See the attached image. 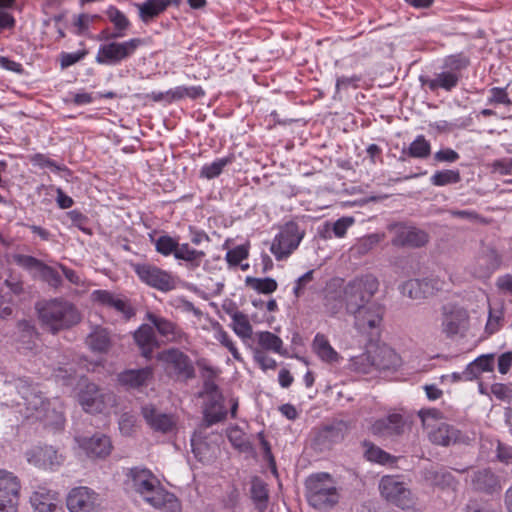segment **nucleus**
I'll list each match as a JSON object with an SVG mask.
<instances>
[{"label":"nucleus","instance_id":"cd10ccee","mask_svg":"<svg viewBox=\"0 0 512 512\" xmlns=\"http://www.w3.org/2000/svg\"><path fill=\"white\" fill-rule=\"evenodd\" d=\"M35 417L44 421L47 427L54 430H62L65 425V417L59 402L44 401L38 411H34Z\"/></svg>","mask_w":512,"mask_h":512},{"label":"nucleus","instance_id":"a18cd8bd","mask_svg":"<svg viewBox=\"0 0 512 512\" xmlns=\"http://www.w3.org/2000/svg\"><path fill=\"white\" fill-rule=\"evenodd\" d=\"M12 258L16 265L31 273L34 278L45 264L42 260L25 254H14Z\"/></svg>","mask_w":512,"mask_h":512},{"label":"nucleus","instance_id":"69168bd1","mask_svg":"<svg viewBox=\"0 0 512 512\" xmlns=\"http://www.w3.org/2000/svg\"><path fill=\"white\" fill-rule=\"evenodd\" d=\"M442 282L436 278H424L420 279V288L423 298L432 296L436 291L442 289Z\"/></svg>","mask_w":512,"mask_h":512},{"label":"nucleus","instance_id":"79ce46f5","mask_svg":"<svg viewBox=\"0 0 512 512\" xmlns=\"http://www.w3.org/2000/svg\"><path fill=\"white\" fill-rule=\"evenodd\" d=\"M250 492L256 509L263 512L267 508L268 502V489L266 484L256 477L252 480Z\"/></svg>","mask_w":512,"mask_h":512},{"label":"nucleus","instance_id":"a19ab883","mask_svg":"<svg viewBox=\"0 0 512 512\" xmlns=\"http://www.w3.org/2000/svg\"><path fill=\"white\" fill-rule=\"evenodd\" d=\"M20 482L11 472L0 470V496L20 497Z\"/></svg>","mask_w":512,"mask_h":512},{"label":"nucleus","instance_id":"dca6fc26","mask_svg":"<svg viewBox=\"0 0 512 512\" xmlns=\"http://www.w3.org/2000/svg\"><path fill=\"white\" fill-rule=\"evenodd\" d=\"M350 429L351 425L349 422L334 419L317 430L314 442L321 448H330L333 444L343 441Z\"/></svg>","mask_w":512,"mask_h":512},{"label":"nucleus","instance_id":"6e6d98bb","mask_svg":"<svg viewBox=\"0 0 512 512\" xmlns=\"http://www.w3.org/2000/svg\"><path fill=\"white\" fill-rule=\"evenodd\" d=\"M36 278H39L40 280L47 283L50 287L55 289L61 287L63 283L61 275L53 267L47 265L46 263Z\"/></svg>","mask_w":512,"mask_h":512},{"label":"nucleus","instance_id":"6e6552de","mask_svg":"<svg viewBox=\"0 0 512 512\" xmlns=\"http://www.w3.org/2000/svg\"><path fill=\"white\" fill-rule=\"evenodd\" d=\"M5 395L10 398L12 406H24L28 417L33 416L34 411H38L44 404L41 395L35 391L32 383L26 378L6 382Z\"/></svg>","mask_w":512,"mask_h":512},{"label":"nucleus","instance_id":"e433bc0d","mask_svg":"<svg viewBox=\"0 0 512 512\" xmlns=\"http://www.w3.org/2000/svg\"><path fill=\"white\" fill-rule=\"evenodd\" d=\"M169 6H171V1L168 0H147L138 5L139 16L144 23H148L163 13Z\"/></svg>","mask_w":512,"mask_h":512},{"label":"nucleus","instance_id":"5701e85b","mask_svg":"<svg viewBox=\"0 0 512 512\" xmlns=\"http://www.w3.org/2000/svg\"><path fill=\"white\" fill-rule=\"evenodd\" d=\"M429 241L428 234L416 227L396 225L395 234L391 240L396 247L420 248Z\"/></svg>","mask_w":512,"mask_h":512},{"label":"nucleus","instance_id":"0e129e2a","mask_svg":"<svg viewBox=\"0 0 512 512\" xmlns=\"http://www.w3.org/2000/svg\"><path fill=\"white\" fill-rule=\"evenodd\" d=\"M67 217L70 219L73 226L77 227L86 234H92L91 229L88 227L89 218L78 210H72L67 213Z\"/></svg>","mask_w":512,"mask_h":512},{"label":"nucleus","instance_id":"20e7f679","mask_svg":"<svg viewBox=\"0 0 512 512\" xmlns=\"http://www.w3.org/2000/svg\"><path fill=\"white\" fill-rule=\"evenodd\" d=\"M379 288V282L373 275H363L349 281L343 288L345 309L349 315L373 301Z\"/></svg>","mask_w":512,"mask_h":512},{"label":"nucleus","instance_id":"473e14b6","mask_svg":"<svg viewBox=\"0 0 512 512\" xmlns=\"http://www.w3.org/2000/svg\"><path fill=\"white\" fill-rule=\"evenodd\" d=\"M495 365L494 354H483L469 363L463 371L464 379L472 381L477 379L483 372H493Z\"/></svg>","mask_w":512,"mask_h":512},{"label":"nucleus","instance_id":"052dcab7","mask_svg":"<svg viewBox=\"0 0 512 512\" xmlns=\"http://www.w3.org/2000/svg\"><path fill=\"white\" fill-rule=\"evenodd\" d=\"M107 16L109 20L114 24L118 32L123 33V31L127 30L128 27L130 26L128 18L125 16L123 12H121L116 7L111 6L107 10Z\"/></svg>","mask_w":512,"mask_h":512},{"label":"nucleus","instance_id":"c85d7f7f","mask_svg":"<svg viewBox=\"0 0 512 512\" xmlns=\"http://www.w3.org/2000/svg\"><path fill=\"white\" fill-rule=\"evenodd\" d=\"M154 369L146 366L140 369H127L119 373L118 381L121 385L130 389H140L147 386L153 378Z\"/></svg>","mask_w":512,"mask_h":512},{"label":"nucleus","instance_id":"37998d69","mask_svg":"<svg viewBox=\"0 0 512 512\" xmlns=\"http://www.w3.org/2000/svg\"><path fill=\"white\" fill-rule=\"evenodd\" d=\"M349 369L356 373L369 374L374 371L372 351H366L358 356L351 357Z\"/></svg>","mask_w":512,"mask_h":512},{"label":"nucleus","instance_id":"a878e982","mask_svg":"<svg viewBox=\"0 0 512 512\" xmlns=\"http://www.w3.org/2000/svg\"><path fill=\"white\" fill-rule=\"evenodd\" d=\"M141 414L147 425L155 432L167 434L176 427V419L171 414L160 412L154 405H145L141 408Z\"/></svg>","mask_w":512,"mask_h":512},{"label":"nucleus","instance_id":"aec40b11","mask_svg":"<svg viewBox=\"0 0 512 512\" xmlns=\"http://www.w3.org/2000/svg\"><path fill=\"white\" fill-rule=\"evenodd\" d=\"M469 324L468 312L459 307H447L442 309V332L447 338H453L462 331H465Z\"/></svg>","mask_w":512,"mask_h":512},{"label":"nucleus","instance_id":"f3484780","mask_svg":"<svg viewBox=\"0 0 512 512\" xmlns=\"http://www.w3.org/2000/svg\"><path fill=\"white\" fill-rule=\"evenodd\" d=\"M384 312V306L373 300L352 315L354 327L361 333H368L370 330L380 326Z\"/></svg>","mask_w":512,"mask_h":512},{"label":"nucleus","instance_id":"4be33fe9","mask_svg":"<svg viewBox=\"0 0 512 512\" xmlns=\"http://www.w3.org/2000/svg\"><path fill=\"white\" fill-rule=\"evenodd\" d=\"M470 485L475 493L494 495L502 490L501 480L490 468H482L469 475Z\"/></svg>","mask_w":512,"mask_h":512},{"label":"nucleus","instance_id":"bf43d9fd","mask_svg":"<svg viewBox=\"0 0 512 512\" xmlns=\"http://www.w3.org/2000/svg\"><path fill=\"white\" fill-rule=\"evenodd\" d=\"M401 294L413 300H422L423 294L420 288V279H410L400 287Z\"/></svg>","mask_w":512,"mask_h":512},{"label":"nucleus","instance_id":"2f4dec72","mask_svg":"<svg viewBox=\"0 0 512 512\" xmlns=\"http://www.w3.org/2000/svg\"><path fill=\"white\" fill-rule=\"evenodd\" d=\"M465 436L460 430L448 424H441L430 433V440L437 445L449 446L464 442Z\"/></svg>","mask_w":512,"mask_h":512},{"label":"nucleus","instance_id":"e2e57ef3","mask_svg":"<svg viewBox=\"0 0 512 512\" xmlns=\"http://www.w3.org/2000/svg\"><path fill=\"white\" fill-rule=\"evenodd\" d=\"M217 326H218V332L216 335L217 340L230 351V353L232 354V356L235 360L242 362L243 359H242L240 353L238 352V349L234 345L233 341L230 339L228 333L222 329V327L220 326L219 323H217Z\"/></svg>","mask_w":512,"mask_h":512},{"label":"nucleus","instance_id":"c03bdc74","mask_svg":"<svg viewBox=\"0 0 512 512\" xmlns=\"http://www.w3.org/2000/svg\"><path fill=\"white\" fill-rule=\"evenodd\" d=\"M323 306L328 315H337L345 307L343 291H327L323 299Z\"/></svg>","mask_w":512,"mask_h":512},{"label":"nucleus","instance_id":"1a4fd4ad","mask_svg":"<svg viewBox=\"0 0 512 512\" xmlns=\"http://www.w3.org/2000/svg\"><path fill=\"white\" fill-rule=\"evenodd\" d=\"M303 237L304 231L300 230L297 223L290 221L275 236L270 250L277 260H283L299 246Z\"/></svg>","mask_w":512,"mask_h":512},{"label":"nucleus","instance_id":"5fc2aeb1","mask_svg":"<svg viewBox=\"0 0 512 512\" xmlns=\"http://www.w3.org/2000/svg\"><path fill=\"white\" fill-rule=\"evenodd\" d=\"M179 245L178 240L169 235H162L155 241L156 251L164 256H169L171 254L175 256Z\"/></svg>","mask_w":512,"mask_h":512},{"label":"nucleus","instance_id":"13d9d810","mask_svg":"<svg viewBox=\"0 0 512 512\" xmlns=\"http://www.w3.org/2000/svg\"><path fill=\"white\" fill-rule=\"evenodd\" d=\"M504 311L503 309L493 310L490 308L488 320L485 326V333L487 335H493L498 332L503 326Z\"/></svg>","mask_w":512,"mask_h":512},{"label":"nucleus","instance_id":"7c9ffc66","mask_svg":"<svg viewBox=\"0 0 512 512\" xmlns=\"http://www.w3.org/2000/svg\"><path fill=\"white\" fill-rule=\"evenodd\" d=\"M86 344L95 353H108L113 346L110 331L102 326L94 327L86 338Z\"/></svg>","mask_w":512,"mask_h":512},{"label":"nucleus","instance_id":"774afa93","mask_svg":"<svg viewBox=\"0 0 512 512\" xmlns=\"http://www.w3.org/2000/svg\"><path fill=\"white\" fill-rule=\"evenodd\" d=\"M248 255V249L243 245H239L226 253V261L230 266H237L242 260L246 259Z\"/></svg>","mask_w":512,"mask_h":512},{"label":"nucleus","instance_id":"6ab92c4d","mask_svg":"<svg viewBox=\"0 0 512 512\" xmlns=\"http://www.w3.org/2000/svg\"><path fill=\"white\" fill-rule=\"evenodd\" d=\"M93 302L107 308L114 309L122 315L126 321L136 315V310L132 307L130 301L126 297L115 295L108 290H95L91 294Z\"/></svg>","mask_w":512,"mask_h":512},{"label":"nucleus","instance_id":"4468645a","mask_svg":"<svg viewBox=\"0 0 512 512\" xmlns=\"http://www.w3.org/2000/svg\"><path fill=\"white\" fill-rule=\"evenodd\" d=\"M146 319L166 343L189 344V335L178 323L150 312L146 314Z\"/></svg>","mask_w":512,"mask_h":512},{"label":"nucleus","instance_id":"4d7b16f0","mask_svg":"<svg viewBox=\"0 0 512 512\" xmlns=\"http://www.w3.org/2000/svg\"><path fill=\"white\" fill-rule=\"evenodd\" d=\"M365 446V457L367 460L379 464H387L391 462L392 456L380 447L371 443H365Z\"/></svg>","mask_w":512,"mask_h":512},{"label":"nucleus","instance_id":"f03ea898","mask_svg":"<svg viewBox=\"0 0 512 512\" xmlns=\"http://www.w3.org/2000/svg\"><path fill=\"white\" fill-rule=\"evenodd\" d=\"M35 309L42 327L52 334L69 329L81 320L76 306L61 298L39 301Z\"/></svg>","mask_w":512,"mask_h":512},{"label":"nucleus","instance_id":"2eb2a0df","mask_svg":"<svg viewBox=\"0 0 512 512\" xmlns=\"http://www.w3.org/2000/svg\"><path fill=\"white\" fill-rule=\"evenodd\" d=\"M66 505L70 512H100L101 510L99 494L84 486L73 488L69 492Z\"/></svg>","mask_w":512,"mask_h":512},{"label":"nucleus","instance_id":"864d4df0","mask_svg":"<svg viewBox=\"0 0 512 512\" xmlns=\"http://www.w3.org/2000/svg\"><path fill=\"white\" fill-rule=\"evenodd\" d=\"M232 328L234 332L241 338H250L253 329L249 322L248 316L243 312L239 313L232 319Z\"/></svg>","mask_w":512,"mask_h":512},{"label":"nucleus","instance_id":"393cba45","mask_svg":"<svg viewBox=\"0 0 512 512\" xmlns=\"http://www.w3.org/2000/svg\"><path fill=\"white\" fill-rule=\"evenodd\" d=\"M75 440L90 458H105L112 450L111 440L104 434H95L91 437L77 436Z\"/></svg>","mask_w":512,"mask_h":512},{"label":"nucleus","instance_id":"680f3d73","mask_svg":"<svg viewBox=\"0 0 512 512\" xmlns=\"http://www.w3.org/2000/svg\"><path fill=\"white\" fill-rule=\"evenodd\" d=\"M253 360L259 365L263 371L275 370L277 368V362L269 357L267 353L261 350L259 347L252 348Z\"/></svg>","mask_w":512,"mask_h":512},{"label":"nucleus","instance_id":"412c9836","mask_svg":"<svg viewBox=\"0 0 512 512\" xmlns=\"http://www.w3.org/2000/svg\"><path fill=\"white\" fill-rule=\"evenodd\" d=\"M27 461L39 468L54 469L64 462V457L52 446H35L25 452Z\"/></svg>","mask_w":512,"mask_h":512},{"label":"nucleus","instance_id":"c756f323","mask_svg":"<svg viewBox=\"0 0 512 512\" xmlns=\"http://www.w3.org/2000/svg\"><path fill=\"white\" fill-rule=\"evenodd\" d=\"M58 493L46 487H38L30 496L35 512H56Z\"/></svg>","mask_w":512,"mask_h":512},{"label":"nucleus","instance_id":"c9c22d12","mask_svg":"<svg viewBox=\"0 0 512 512\" xmlns=\"http://www.w3.org/2000/svg\"><path fill=\"white\" fill-rule=\"evenodd\" d=\"M227 416V411L223 405V397L209 399L204 408V422L206 427L223 421Z\"/></svg>","mask_w":512,"mask_h":512},{"label":"nucleus","instance_id":"7ed1b4c3","mask_svg":"<svg viewBox=\"0 0 512 512\" xmlns=\"http://www.w3.org/2000/svg\"><path fill=\"white\" fill-rule=\"evenodd\" d=\"M470 63V57L464 52L448 55L443 59L440 72L434 73L433 77L421 75L419 81L422 87H427L431 92H451L459 85Z\"/></svg>","mask_w":512,"mask_h":512},{"label":"nucleus","instance_id":"3c124183","mask_svg":"<svg viewBox=\"0 0 512 512\" xmlns=\"http://www.w3.org/2000/svg\"><path fill=\"white\" fill-rule=\"evenodd\" d=\"M227 437L232 446L240 452H251L253 450L252 444L246 439L245 433L239 427L230 428Z\"/></svg>","mask_w":512,"mask_h":512},{"label":"nucleus","instance_id":"f704fd0d","mask_svg":"<svg viewBox=\"0 0 512 512\" xmlns=\"http://www.w3.org/2000/svg\"><path fill=\"white\" fill-rule=\"evenodd\" d=\"M431 154V144L423 135H418L408 148H403L400 161H405L407 157L426 159Z\"/></svg>","mask_w":512,"mask_h":512},{"label":"nucleus","instance_id":"b1692460","mask_svg":"<svg viewBox=\"0 0 512 512\" xmlns=\"http://www.w3.org/2000/svg\"><path fill=\"white\" fill-rule=\"evenodd\" d=\"M133 340L139 349L140 355L146 360H151L154 350L160 347V342L152 324L140 325L133 332Z\"/></svg>","mask_w":512,"mask_h":512},{"label":"nucleus","instance_id":"58836bf2","mask_svg":"<svg viewBox=\"0 0 512 512\" xmlns=\"http://www.w3.org/2000/svg\"><path fill=\"white\" fill-rule=\"evenodd\" d=\"M258 344L263 351H272L282 356L287 355V351L283 349V341L276 334L270 331H262L257 334Z\"/></svg>","mask_w":512,"mask_h":512},{"label":"nucleus","instance_id":"72a5a7b5","mask_svg":"<svg viewBox=\"0 0 512 512\" xmlns=\"http://www.w3.org/2000/svg\"><path fill=\"white\" fill-rule=\"evenodd\" d=\"M374 370H390L398 365L397 354L389 347H376L372 352Z\"/></svg>","mask_w":512,"mask_h":512},{"label":"nucleus","instance_id":"ea45409f","mask_svg":"<svg viewBox=\"0 0 512 512\" xmlns=\"http://www.w3.org/2000/svg\"><path fill=\"white\" fill-rule=\"evenodd\" d=\"M205 256L204 251L193 249L188 243L180 244L175 253V258L187 262L188 267L191 269L198 268Z\"/></svg>","mask_w":512,"mask_h":512},{"label":"nucleus","instance_id":"603ef678","mask_svg":"<svg viewBox=\"0 0 512 512\" xmlns=\"http://www.w3.org/2000/svg\"><path fill=\"white\" fill-rule=\"evenodd\" d=\"M382 237L379 234H370L360 238L357 243L352 247V250L358 255L362 256L369 253L381 241Z\"/></svg>","mask_w":512,"mask_h":512},{"label":"nucleus","instance_id":"423d86ee","mask_svg":"<svg viewBox=\"0 0 512 512\" xmlns=\"http://www.w3.org/2000/svg\"><path fill=\"white\" fill-rule=\"evenodd\" d=\"M156 360L161 364L165 375L170 379L186 382L195 377L193 361L178 348L170 347L158 352Z\"/></svg>","mask_w":512,"mask_h":512},{"label":"nucleus","instance_id":"ddd939ff","mask_svg":"<svg viewBox=\"0 0 512 512\" xmlns=\"http://www.w3.org/2000/svg\"><path fill=\"white\" fill-rule=\"evenodd\" d=\"M410 424L411 420L408 415L393 412L374 421L370 430L373 435L394 438L403 435Z\"/></svg>","mask_w":512,"mask_h":512},{"label":"nucleus","instance_id":"8fccbe9b","mask_svg":"<svg viewBox=\"0 0 512 512\" xmlns=\"http://www.w3.org/2000/svg\"><path fill=\"white\" fill-rule=\"evenodd\" d=\"M430 181L434 186L457 184L461 181V175L459 170H440L432 175Z\"/></svg>","mask_w":512,"mask_h":512},{"label":"nucleus","instance_id":"de8ad7c7","mask_svg":"<svg viewBox=\"0 0 512 512\" xmlns=\"http://www.w3.org/2000/svg\"><path fill=\"white\" fill-rule=\"evenodd\" d=\"M234 160V156H227L224 158H220L215 160L214 162L210 164L204 165L200 170V177L206 178V179H213L215 177H218L223 169L231 164Z\"/></svg>","mask_w":512,"mask_h":512},{"label":"nucleus","instance_id":"9b49d317","mask_svg":"<svg viewBox=\"0 0 512 512\" xmlns=\"http://www.w3.org/2000/svg\"><path fill=\"white\" fill-rule=\"evenodd\" d=\"M144 44L141 38H133L125 42H110L101 45L96 55L99 64L112 65L121 62L135 53L137 48Z\"/></svg>","mask_w":512,"mask_h":512},{"label":"nucleus","instance_id":"f257e3e1","mask_svg":"<svg viewBox=\"0 0 512 512\" xmlns=\"http://www.w3.org/2000/svg\"><path fill=\"white\" fill-rule=\"evenodd\" d=\"M126 484L152 507L164 512H181L180 500L167 491L159 479L145 467H133L126 473Z\"/></svg>","mask_w":512,"mask_h":512},{"label":"nucleus","instance_id":"bb28decb","mask_svg":"<svg viewBox=\"0 0 512 512\" xmlns=\"http://www.w3.org/2000/svg\"><path fill=\"white\" fill-rule=\"evenodd\" d=\"M421 475L427 485L440 490L455 491L459 484L454 475L444 467H427L422 470Z\"/></svg>","mask_w":512,"mask_h":512},{"label":"nucleus","instance_id":"f8f14e48","mask_svg":"<svg viewBox=\"0 0 512 512\" xmlns=\"http://www.w3.org/2000/svg\"><path fill=\"white\" fill-rule=\"evenodd\" d=\"M501 264L502 256L498 250L491 245L483 246L470 266V273L477 279H488Z\"/></svg>","mask_w":512,"mask_h":512},{"label":"nucleus","instance_id":"9d476101","mask_svg":"<svg viewBox=\"0 0 512 512\" xmlns=\"http://www.w3.org/2000/svg\"><path fill=\"white\" fill-rule=\"evenodd\" d=\"M134 271L143 283L161 292H169L177 286L175 276L155 265L136 264Z\"/></svg>","mask_w":512,"mask_h":512},{"label":"nucleus","instance_id":"a211bd4d","mask_svg":"<svg viewBox=\"0 0 512 512\" xmlns=\"http://www.w3.org/2000/svg\"><path fill=\"white\" fill-rule=\"evenodd\" d=\"M79 403L82 408L89 413L102 412L108 403L114 402L112 393H103L94 383H88L80 391Z\"/></svg>","mask_w":512,"mask_h":512},{"label":"nucleus","instance_id":"338daca9","mask_svg":"<svg viewBox=\"0 0 512 512\" xmlns=\"http://www.w3.org/2000/svg\"><path fill=\"white\" fill-rule=\"evenodd\" d=\"M491 393L501 401L512 400V384L494 383L490 388Z\"/></svg>","mask_w":512,"mask_h":512},{"label":"nucleus","instance_id":"39448f33","mask_svg":"<svg viewBox=\"0 0 512 512\" xmlns=\"http://www.w3.org/2000/svg\"><path fill=\"white\" fill-rule=\"evenodd\" d=\"M306 498L318 510H327L338 502V493L329 474L319 473L308 477L305 483Z\"/></svg>","mask_w":512,"mask_h":512},{"label":"nucleus","instance_id":"4c0bfd02","mask_svg":"<svg viewBox=\"0 0 512 512\" xmlns=\"http://www.w3.org/2000/svg\"><path fill=\"white\" fill-rule=\"evenodd\" d=\"M313 349L319 358L328 363L339 361V354L330 345L325 335L318 333L313 340Z\"/></svg>","mask_w":512,"mask_h":512},{"label":"nucleus","instance_id":"49530a36","mask_svg":"<svg viewBox=\"0 0 512 512\" xmlns=\"http://www.w3.org/2000/svg\"><path fill=\"white\" fill-rule=\"evenodd\" d=\"M204 382H203V394L206 395L209 399L222 398V393L220 392L219 386L215 382V378L217 376V370L212 367L204 368Z\"/></svg>","mask_w":512,"mask_h":512},{"label":"nucleus","instance_id":"09e8293b","mask_svg":"<svg viewBox=\"0 0 512 512\" xmlns=\"http://www.w3.org/2000/svg\"><path fill=\"white\" fill-rule=\"evenodd\" d=\"M246 286L254 289L258 293L271 294L277 290L278 284L273 278H255L246 277Z\"/></svg>","mask_w":512,"mask_h":512},{"label":"nucleus","instance_id":"0eeeda50","mask_svg":"<svg viewBox=\"0 0 512 512\" xmlns=\"http://www.w3.org/2000/svg\"><path fill=\"white\" fill-rule=\"evenodd\" d=\"M381 496L402 510H415L418 498L399 476L386 475L379 482Z\"/></svg>","mask_w":512,"mask_h":512}]
</instances>
